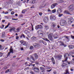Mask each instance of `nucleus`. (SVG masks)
Masks as SVG:
<instances>
[{
	"mask_svg": "<svg viewBox=\"0 0 74 74\" xmlns=\"http://www.w3.org/2000/svg\"><path fill=\"white\" fill-rule=\"evenodd\" d=\"M60 45H64V43L62 41H60Z\"/></svg>",
	"mask_w": 74,
	"mask_h": 74,
	"instance_id": "nucleus-33",
	"label": "nucleus"
},
{
	"mask_svg": "<svg viewBox=\"0 0 74 74\" xmlns=\"http://www.w3.org/2000/svg\"><path fill=\"white\" fill-rule=\"evenodd\" d=\"M25 23H23L21 24V25L22 26H23V25H25Z\"/></svg>",
	"mask_w": 74,
	"mask_h": 74,
	"instance_id": "nucleus-61",
	"label": "nucleus"
},
{
	"mask_svg": "<svg viewBox=\"0 0 74 74\" xmlns=\"http://www.w3.org/2000/svg\"><path fill=\"white\" fill-rule=\"evenodd\" d=\"M37 33L38 36L40 38H42L43 37V32H42V31L41 30L38 31L37 32Z\"/></svg>",
	"mask_w": 74,
	"mask_h": 74,
	"instance_id": "nucleus-2",
	"label": "nucleus"
},
{
	"mask_svg": "<svg viewBox=\"0 0 74 74\" xmlns=\"http://www.w3.org/2000/svg\"><path fill=\"white\" fill-rule=\"evenodd\" d=\"M45 29H46V30H48L49 29V27H48V25H46L45 26Z\"/></svg>",
	"mask_w": 74,
	"mask_h": 74,
	"instance_id": "nucleus-25",
	"label": "nucleus"
},
{
	"mask_svg": "<svg viewBox=\"0 0 74 74\" xmlns=\"http://www.w3.org/2000/svg\"><path fill=\"white\" fill-rule=\"evenodd\" d=\"M42 39L44 40H46L47 41H49L50 42H51L49 41V40H48V39L47 38H42Z\"/></svg>",
	"mask_w": 74,
	"mask_h": 74,
	"instance_id": "nucleus-27",
	"label": "nucleus"
},
{
	"mask_svg": "<svg viewBox=\"0 0 74 74\" xmlns=\"http://www.w3.org/2000/svg\"><path fill=\"white\" fill-rule=\"evenodd\" d=\"M62 58V55H60L57 56L55 57L56 59L57 60H58L61 59V58Z\"/></svg>",
	"mask_w": 74,
	"mask_h": 74,
	"instance_id": "nucleus-5",
	"label": "nucleus"
},
{
	"mask_svg": "<svg viewBox=\"0 0 74 74\" xmlns=\"http://www.w3.org/2000/svg\"><path fill=\"white\" fill-rule=\"evenodd\" d=\"M62 67H64L65 66V63L64 62H63L62 65Z\"/></svg>",
	"mask_w": 74,
	"mask_h": 74,
	"instance_id": "nucleus-45",
	"label": "nucleus"
},
{
	"mask_svg": "<svg viewBox=\"0 0 74 74\" xmlns=\"http://www.w3.org/2000/svg\"><path fill=\"white\" fill-rule=\"evenodd\" d=\"M60 24L61 26H64L65 25V21L64 20H61L60 21Z\"/></svg>",
	"mask_w": 74,
	"mask_h": 74,
	"instance_id": "nucleus-7",
	"label": "nucleus"
},
{
	"mask_svg": "<svg viewBox=\"0 0 74 74\" xmlns=\"http://www.w3.org/2000/svg\"><path fill=\"white\" fill-rule=\"evenodd\" d=\"M22 37H23L24 38H25L26 37V36H25V35H24L23 34H21V36L20 37V38H22Z\"/></svg>",
	"mask_w": 74,
	"mask_h": 74,
	"instance_id": "nucleus-21",
	"label": "nucleus"
},
{
	"mask_svg": "<svg viewBox=\"0 0 74 74\" xmlns=\"http://www.w3.org/2000/svg\"><path fill=\"white\" fill-rule=\"evenodd\" d=\"M60 3H63V2H64V1L63 0H60Z\"/></svg>",
	"mask_w": 74,
	"mask_h": 74,
	"instance_id": "nucleus-58",
	"label": "nucleus"
},
{
	"mask_svg": "<svg viewBox=\"0 0 74 74\" xmlns=\"http://www.w3.org/2000/svg\"><path fill=\"white\" fill-rule=\"evenodd\" d=\"M12 20H17V19L13 18H12Z\"/></svg>",
	"mask_w": 74,
	"mask_h": 74,
	"instance_id": "nucleus-64",
	"label": "nucleus"
},
{
	"mask_svg": "<svg viewBox=\"0 0 74 74\" xmlns=\"http://www.w3.org/2000/svg\"><path fill=\"white\" fill-rule=\"evenodd\" d=\"M63 14H59L58 15V16L59 17H61L62 16H63Z\"/></svg>",
	"mask_w": 74,
	"mask_h": 74,
	"instance_id": "nucleus-40",
	"label": "nucleus"
},
{
	"mask_svg": "<svg viewBox=\"0 0 74 74\" xmlns=\"http://www.w3.org/2000/svg\"><path fill=\"white\" fill-rule=\"evenodd\" d=\"M73 18H70L69 19V21L71 23H72L73 22Z\"/></svg>",
	"mask_w": 74,
	"mask_h": 74,
	"instance_id": "nucleus-18",
	"label": "nucleus"
},
{
	"mask_svg": "<svg viewBox=\"0 0 74 74\" xmlns=\"http://www.w3.org/2000/svg\"><path fill=\"white\" fill-rule=\"evenodd\" d=\"M35 59H37L38 58V56L36 53H35L34 55Z\"/></svg>",
	"mask_w": 74,
	"mask_h": 74,
	"instance_id": "nucleus-14",
	"label": "nucleus"
},
{
	"mask_svg": "<svg viewBox=\"0 0 74 74\" xmlns=\"http://www.w3.org/2000/svg\"><path fill=\"white\" fill-rule=\"evenodd\" d=\"M10 25V23H8V25L6 26L5 27V29H7V27H8V26H9V25Z\"/></svg>",
	"mask_w": 74,
	"mask_h": 74,
	"instance_id": "nucleus-32",
	"label": "nucleus"
},
{
	"mask_svg": "<svg viewBox=\"0 0 74 74\" xmlns=\"http://www.w3.org/2000/svg\"><path fill=\"white\" fill-rule=\"evenodd\" d=\"M20 30H21V28L20 27H18V28H17L16 29V31L17 32H19Z\"/></svg>",
	"mask_w": 74,
	"mask_h": 74,
	"instance_id": "nucleus-29",
	"label": "nucleus"
},
{
	"mask_svg": "<svg viewBox=\"0 0 74 74\" xmlns=\"http://www.w3.org/2000/svg\"><path fill=\"white\" fill-rule=\"evenodd\" d=\"M68 9L69 10V12H71L73 11L74 10V5H72L70 6H69L68 8Z\"/></svg>",
	"mask_w": 74,
	"mask_h": 74,
	"instance_id": "nucleus-3",
	"label": "nucleus"
},
{
	"mask_svg": "<svg viewBox=\"0 0 74 74\" xmlns=\"http://www.w3.org/2000/svg\"><path fill=\"white\" fill-rule=\"evenodd\" d=\"M32 69L36 73H39V72H40V69H39L36 66L32 67Z\"/></svg>",
	"mask_w": 74,
	"mask_h": 74,
	"instance_id": "nucleus-1",
	"label": "nucleus"
},
{
	"mask_svg": "<svg viewBox=\"0 0 74 74\" xmlns=\"http://www.w3.org/2000/svg\"><path fill=\"white\" fill-rule=\"evenodd\" d=\"M65 74H70L69 71V69H66V73Z\"/></svg>",
	"mask_w": 74,
	"mask_h": 74,
	"instance_id": "nucleus-23",
	"label": "nucleus"
},
{
	"mask_svg": "<svg viewBox=\"0 0 74 74\" xmlns=\"http://www.w3.org/2000/svg\"><path fill=\"white\" fill-rule=\"evenodd\" d=\"M14 12H13L12 11L11 12V14H12V15H14Z\"/></svg>",
	"mask_w": 74,
	"mask_h": 74,
	"instance_id": "nucleus-51",
	"label": "nucleus"
},
{
	"mask_svg": "<svg viewBox=\"0 0 74 74\" xmlns=\"http://www.w3.org/2000/svg\"><path fill=\"white\" fill-rule=\"evenodd\" d=\"M40 42H42L43 43V42H43V40H40Z\"/></svg>",
	"mask_w": 74,
	"mask_h": 74,
	"instance_id": "nucleus-63",
	"label": "nucleus"
},
{
	"mask_svg": "<svg viewBox=\"0 0 74 74\" xmlns=\"http://www.w3.org/2000/svg\"><path fill=\"white\" fill-rule=\"evenodd\" d=\"M10 71V70L9 69H8L6 71H5V73H6L7 72H8Z\"/></svg>",
	"mask_w": 74,
	"mask_h": 74,
	"instance_id": "nucleus-57",
	"label": "nucleus"
},
{
	"mask_svg": "<svg viewBox=\"0 0 74 74\" xmlns=\"http://www.w3.org/2000/svg\"><path fill=\"white\" fill-rule=\"evenodd\" d=\"M2 37L3 38V37H5V32H3L2 33Z\"/></svg>",
	"mask_w": 74,
	"mask_h": 74,
	"instance_id": "nucleus-31",
	"label": "nucleus"
},
{
	"mask_svg": "<svg viewBox=\"0 0 74 74\" xmlns=\"http://www.w3.org/2000/svg\"><path fill=\"white\" fill-rule=\"evenodd\" d=\"M27 33H30L29 32H28V31H27V30H25L24 31V33H25L26 34H27Z\"/></svg>",
	"mask_w": 74,
	"mask_h": 74,
	"instance_id": "nucleus-30",
	"label": "nucleus"
},
{
	"mask_svg": "<svg viewBox=\"0 0 74 74\" xmlns=\"http://www.w3.org/2000/svg\"><path fill=\"white\" fill-rule=\"evenodd\" d=\"M25 65H26V66H29V67H30V66L32 65V64L30 63H27V62H25Z\"/></svg>",
	"mask_w": 74,
	"mask_h": 74,
	"instance_id": "nucleus-15",
	"label": "nucleus"
},
{
	"mask_svg": "<svg viewBox=\"0 0 74 74\" xmlns=\"http://www.w3.org/2000/svg\"><path fill=\"white\" fill-rule=\"evenodd\" d=\"M51 25L52 27H55L56 25V23H51Z\"/></svg>",
	"mask_w": 74,
	"mask_h": 74,
	"instance_id": "nucleus-17",
	"label": "nucleus"
},
{
	"mask_svg": "<svg viewBox=\"0 0 74 74\" xmlns=\"http://www.w3.org/2000/svg\"><path fill=\"white\" fill-rule=\"evenodd\" d=\"M43 20L45 22H48V17H45Z\"/></svg>",
	"mask_w": 74,
	"mask_h": 74,
	"instance_id": "nucleus-10",
	"label": "nucleus"
},
{
	"mask_svg": "<svg viewBox=\"0 0 74 74\" xmlns=\"http://www.w3.org/2000/svg\"><path fill=\"white\" fill-rule=\"evenodd\" d=\"M43 43L44 44V45H47V43L46 42H43Z\"/></svg>",
	"mask_w": 74,
	"mask_h": 74,
	"instance_id": "nucleus-53",
	"label": "nucleus"
},
{
	"mask_svg": "<svg viewBox=\"0 0 74 74\" xmlns=\"http://www.w3.org/2000/svg\"><path fill=\"white\" fill-rule=\"evenodd\" d=\"M69 56V55L68 54H67L66 55H65V62H67L68 64H70V62H68V61H67V56Z\"/></svg>",
	"mask_w": 74,
	"mask_h": 74,
	"instance_id": "nucleus-6",
	"label": "nucleus"
},
{
	"mask_svg": "<svg viewBox=\"0 0 74 74\" xmlns=\"http://www.w3.org/2000/svg\"><path fill=\"white\" fill-rule=\"evenodd\" d=\"M26 10H22V14H25V12H26Z\"/></svg>",
	"mask_w": 74,
	"mask_h": 74,
	"instance_id": "nucleus-34",
	"label": "nucleus"
},
{
	"mask_svg": "<svg viewBox=\"0 0 74 74\" xmlns=\"http://www.w3.org/2000/svg\"><path fill=\"white\" fill-rule=\"evenodd\" d=\"M48 38L50 41H53V39L52 38V34H49L48 36Z\"/></svg>",
	"mask_w": 74,
	"mask_h": 74,
	"instance_id": "nucleus-4",
	"label": "nucleus"
},
{
	"mask_svg": "<svg viewBox=\"0 0 74 74\" xmlns=\"http://www.w3.org/2000/svg\"><path fill=\"white\" fill-rule=\"evenodd\" d=\"M53 13H55V12H56V10L55 9H54V10L52 11Z\"/></svg>",
	"mask_w": 74,
	"mask_h": 74,
	"instance_id": "nucleus-41",
	"label": "nucleus"
},
{
	"mask_svg": "<svg viewBox=\"0 0 74 74\" xmlns=\"http://www.w3.org/2000/svg\"><path fill=\"white\" fill-rule=\"evenodd\" d=\"M11 29H12V30L13 31H14L15 30V28H11Z\"/></svg>",
	"mask_w": 74,
	"mask_h": 74,
	"instance_id": "nucleus-60",
	"label": "nucleus"
},
{
	"mask_svg": "<svg viewBox=\"0 0 74 74\" xmlns=\"http://www.w3.org/2000/svg\"><path fill=\"white\" fill-rule=\"evenodd\" d=\"M3 55V53H0V57H1Z\"/></svg>",
	"mask_w": 74,
	"mask_h": 74,
	"instance_id": "nucleus-43",
	"label": "nucleus"
},
{
	"mask_svg": "<svg viewBox=\"0 0 74 74\" xmlns=\"http://www.w3.org/2000/svg\"><path fill=\"white\" fill-rule=\"evenodd\" d=\"M40 70H42L44 71V68L42 67H40Z\"/></svg>",
	"mask_w": 74,
	"mask_h": 74,
	"instance_id": "nucleus-37",
	"label": "nucleus"
},
{
	"mask_svg": "<svg viewBox=\"0 0 74 74\" xmlns=\"http://www.w3.org/2000/svg\"><path fill=\"white\" fill-rule=\"evenodd\" d=\"M39 15H40V16H41L42 15V12H40V13H39Z\"/></svg>",
	"mask_w": 74,
	"mask_h": 74,
	"instance_id": "nucleus-48",
	"label": "nucleus"
},
{
	"mask_svg": "<svg viewBox=\"0 0 74 74\" xmlns=\"http://www.w3.org/2000/svg\"><path fill=\"white\" fill-rule=\"evenodd\" d=\"M68 47L70 49H73V45H69Z\"/></svg>",
	"mask_w": 74,
	"mask_h": 74,
	"instance_id": "nucleus-22",
	"label": "nucleus"
},
{
	"mask_svg": "<svg viewBox=\"0 0 74 74\" xmlns=\"http://www.w3.org/2000/svg\"><path fill=\"white\" fill-rule=\"evenodd\" d=\"M12 53V52H11V51H10L9 53H8V56H10V53Z\"/></svg>",
	"mask_w": 74,
	"mask_h": 74,
	"instance_id": "nucleus-39",
	"label": "nucleus"
},
{
	"mask_svg": "<svg viewBox=\"0 0 74 74\" xmlns=\"http://www.w3.org/2000/svg\"><path fill=\"white\" fill-rule=\"evenodd\" d=\"M30 60L32 62H33L35 61V58H34V57L33 56H31L30 57Z\"/></svg>",
	"mask_w": 74,
	"mask_h": 74,
	"instance_id": "nucleus-9",
	"label": "nucleus"
},
{
	"mask_svg": "<svg viewBox=\"0 0 74 74\" xmlns=\"http://www.w3.org/2000/svg\"><path fill=\"white\" fill-rule=\"evenodd\" d=\"M57 5L58 3H54L51 5V8H55V7Z\"/></svg>",
	"mask_w": 74,
	"mask_h": 74,
	"instance_id": "nucleus-12",
	"label": "nucleus"
},
{
	"mask_svg": "<svg viewBox=\"0 0 74 74\" xmlns=\"http://www.w3.org/2000/svg\"><path fill=\"white\" fill-rule=\"evenodd\" d=\"M54 74H56L57 73V72L56 71H54L53 72Z\"/></svg>",
	"mask_w": 74,
	"mask_h": 74,
	"instance_id": "nucleus-52",
	"label": "nucleus"
},
{
	"mask_svg": "<svg viewBox=\"0 0 74 74\" xmlns=\"http://www.w3.org/2000/svg\"><path fill=\"white\" fill-rule=\"evenodd\" d=\"M42 28V26L41 25H38L36 26L35 29L37 30L38 29H41Z\"/></svg>",
	"mask_w": 74,
	"mask_h": 74,
	"instance_id": "nucleus-8",
	"label": "nucleus"
},
{
	"mask_svg": "<svg viewBox=\"0 0 74 74\" xmlns=\"http://www.w3.org/2000/svg\"><path fill=\"white\" fill-rule=\"evenodd\" d=\"M8 14V12H4V14Z\"/></svg>",
	"mask_w": 74,
	"mask_h": 74,
	"instance_id": "nucleus-56",
	"label": "nucleus"
},
{
	"mask_svg": "<svg viewBox=\"0 0 74 74\" xmlns=\"http://www.w3.org/2000/svg\"><path fill=\"white\" fill-rule=\"evenodd\" d=\"M8 67L7 66H4L3 67V69L4 70H5L6 69H8V67H10V65L9 64L8 65Z\"/></svg>",
	"mask_w": 74,
	"mask_h": 74,
	"instance_id": "nucleus-28",
	"label": "nucleus"
},
{
	"mask_svg": "<svg viewBox=\"0 0 74 74\" xmlns=\"http://www.w3.org/2000/svg\"><path fill=\"white\" fill-rule=\"evenodd\" d=\"M32 40L33 41H34L36 40H37V38L34 36H33L32 38Z\"/></svg>",
	"mask_w": 74,
	"mask_h": 74,
	"instance_id": "nucleus-20",
	"label": "nucleus"
},
{
	"mask_svg": "<svg viewBox=\"0 0 74 74\" xmlns=\"http://www.w3.org/2000/svg\"><path fill=\"white\" fill-rule=\"evenodd\" d=\"M35 48H37L40 47V45L38 44H36L35 45H34Z\"/></svg>",
	"mask_w": 74,
	"mask_h": 74,
	"instance_id": "nucleus-19",
	"label": "nucleus"
},
{
	"mask_svg": "<svg viewBox=\"0 0 74 74\" xmlns=\"http://www.w3.org/2000/svg\"><path fill=\"white\" fill-rule=\"evenodd\" d=\"M51 60H52V62L53 64H55V60H54V58H53L52 57L51 58Z\"/></svg>",
	"mask_w": 74,
	"mask_h": 74,
	"instance_id": "nucleus-16",
	"label": "nucleus"
},
{
	"mask_svg": "<svg viewBox=\"0 0 74 74\" xmlns=\"http://www.w3.org/2000/svg\"><path fill=\"white\" fill-rule=\"evenodd\" d=\"M62 12V11L60 9H58L57 11V13H58V14H60V13H61Z\"/></svg>",
	"mask_w": 74,
	"mask_h": 74,
	"instance_id": "nucleus-13",
	"label": "nucleus"
},
{
	"mask_svg": "<svg viewBox=\"0 0 74 74\" xmlns=\"http://www.w3.org/2000/svg\"><path fill=\"white\" fill-rule=\"evenodd\" d=\"M2 42H4V40L3 39H1L0 40Z\"/></svg>",
	"mask_w": 74,
	"mask_h": 74,
	"instance_id": "nucleus-55",
	"label": "nucleus"
},
{
	"mask_svg": "<svg viewBox=\"0 0 74 74\" xmlns=\"http://www.w3.org/2000/svg\"><path fill=\"white\" fill-rule=\"evenodd\" d=\"M30 73L31 74H34V73L32 71H30Z\"/></svg>",
	"mask_w": 74,
	"mask_h": 74,
	"instance_id": "nucleus-42",
	"label": "nucleus"
},
{
	"mask_svg": "<svg viewBox=\"0 0 74 74\" xmlns=\"http://www.w3.org/2000/svg\"><path fill=\"white\" fill-rule=\"evenodd\" d=\"M16 40H18L19 38V37L17 36L16 37Z\"/></svg>",
	"mask_w": 74,
	"mask_h": 74,
	"instance_id": "nucleus-54",
	"label": "nucleus"
},
{
	"mask_svg": "<svg viewBox=\"0 0 74 74\" xmlns=\"http://www.w3.org/2000/svg\"><path fill=\"white\" fill-rule=\"evenodd\" d=\"M20 42H21V44H23V40H21Z\"/></svg>",
	"mask_w": 74,
	"mask_h": 74,
	"instance_id": "nucleus-62",
	"label": "nucleus"
},
{
	"mask_svg": "<svg viewBox=\"0 0 74 74\" xmlns=\"http://www.w3.org/2000/svg\"><path fill=\"white\" fill-rule=\"evenodd\" d=\"M35 63L36 64H39V62H36Z\"/></svg>",
	"mask_w": 74,
	"mask_h": 74,
	"instance_id": "nucleus-50",
	"label": "nucleus"
},
{
	"mask_svg": "<svg viewBox=\"0 0 74 74\" xmlns=\"http://www.w3.org/2000/svg\"><path fill=\"white\" fill-rule=\"evenodd\" d=\"M35 3L36 1H35V0H33L32 2V3H33V4H34V3Z\"/></svg>",
	"mask_w": 74,
	"mask_h": 74,
	"instance_id": "nucleus-49",
	"label": "nucleus"
},
{
	"mask_svg": "<svg viewBox=\"0 0 74 74\" xmlns=\"http://www.w3.org/2000/svg\"><path fill=\"white\" fill-rule=\"evenodd\" d=\"M10 51H11V52H12V53H14V51H13V49H12V47H11L10 50Z\"/></svg>",
	"mask_w": 74,
	"mask_h": 74,
	"instance_id": "nucleus-24",
	"label": "nucleus"
},
{
	"mask_svg": "<svg viewBox=\"0 0 74 74\" xmlns=\"http://www.w3.org/2000/svg\"><path fill=\"white\" fill-rule=\"evenodd\" d=\"M65 14H68V15H71V14L69 12L67 11H65Z\"/></svg>",
	"mask_w": 74,
	"mask_h": 74,
	"instance_id": "nucleus-26",
	"label": "nucleus"
},
{
	"mask_svg": "<svg viewBox=\"0 0 74 74\" xmlns=\"http://www.w3.org/2000/svg\"><path fill=\"white\" fill-rule=\"evenodd\" d=\"M4 25H2V26L0 27V28L1 29H3L4 28Z\"/></svg>",
	"mask_w": 74,
	"mask_h": 74,
	"instance_id": "nucleus-38",
	"label": "nucleus"
},
{
	"mask_svg": "<svg viewBox=\"0 0 74 74\" xmlns=\"http://www.w3.org/2000/svg\"><path fill=\"white\" fill-rule=\"evenodd\" d=\"M71 38H72V39H74V36H73L72 35H71Z\"/></svg>",
	"mask_w": 74,
	"mask_h": 74,
	"instance_id": "nucleus-47",
	"label": "nucleus"
},
{
	"mask_svg": "<svg viewBox=\"0 0 74 74\" xmlns=\"http://www.w3.org/2000/svg\"><path fill=\"white\" fill-rule=\"evenodd\" d=\"M23 15L21 14L20 15V17L21 18V17H23Z\"/></svg>",
	"mask_w": 74,
	"mask_h": 74,
	"instance_id": "nucleus-59",
	"label": "nucleus"
},
{
	"mask_svg": "<svg viewBox=\"0 0 74 74\" xmlns=\"http://www.w3.org/2000/svg\"><path fill=\"white\" fill-rule=\"evenodd\" d=\"M8 4H9V2H6L5 4V6H7V5H8Z\"/></svg>",
	"mask_w": 74,
	"mask_h": 74,
	"instance_id": "nucleus-35",
	"label": "nucleus"
},
{
	"mask_svg": "<svg viewBox=\"0 0 74 74\" xmlns=\"http://www.w3.org/2000/svg\"><path fill=\"white\" fill-rule=\"evenodd\" d=\"M51 19H52L53 21H55L56 19V17L53 16L51 15L50 17Z\"/></svg>",
	"mask_w": 74,
	"mask_h": 74,
	"instance_id": "nucleus-11",
	"label": "nucleus"
},
{
	"mask_svg": "<svg viewBox=\"0 0 74 74\" xmlns=\"http://www.w3.org/2000/svg\"><path fill=\"white\" fill-rule=\"evenodd\" d=\"M40 73L41 74H44V71H42L40 72Z\"/></svg>",
	"mask_w": 74,
	"mask_h": 74,
	"instance_id": "nucleus-36",
	"label": "nucleus"
},
{
	"mask_svg": "<svg viewBox=\"0 0 74 74\" xmlns=\"http://www.w3.org/2000/svg\"><path fill=\"white\" fill-rule=\"evenodd\" d=\"M66 38L67 41H69V38L67 36L66 37Z\"/></svg>",
	"mask_w": 74,
	"mask_h": 74,
	"instance_id": "nucleus-44",
	"label": "nucleus"
},
{
	"mask_svg": "<svg viewBox=\"0 0 74 74\" xmlns=\"http://www.w3.org/2000/svg\"><path fill=\"white\" fill-rule=\"evenodd\" d=\"M33 49V47L32 46H31L30 47V49Z\"/></svg>",
	"mask_w": 74,
	"mask_h": 74,
	"instance_id": "nucleus-46",
	"label": "nucleus"
}]
</instances>
